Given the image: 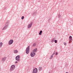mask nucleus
Instances as JSON below:
<instances>
[{
  "mask_svg": "<svg viewBox=\"0 0 73 73\" xmlns=\"http://www.w3.org/2000/svg\"><path fill=\"white\" fill-rule=\"evenodd\" d=\"M30 47V46H28L26 50V53L27 54H28L29 53V47Z\"/></svg>",
  "mask_w": 73,
  "mask_h": 73,
  "instance_id": "obj_1",
  "label": "nucleus"
},
{
  "mask_svg": "<svg viewBox=\"0 0 73 73\" xmlns=\"http://www.w3.org/2000/svg\"><path fill=\"white\" fill-rule=\"evenodd\" d=\"M38 70L37 68H35L33 70V73H37Z\"/></svg>",
  "mask_w": 73,
  "mask_h": 73,
  "instance_id": "obj_2",
  "label": "nucleus"
},
{
  "mask_svg": "<svg viewBox=\"0 0 73 73\" xmlns=\"http://www.w3.org/2000/svg\"><path fill=\"white\" fill-rule=\"evenodd\" d=\"M15 65H12L11 67V68L10 69V71H12V70H13L15 68Z\"/></svg>",
  "mask_w": 73,
  "mask_h": 73,
  "instance_id": "obj_3",
  "label": "nucleus"
},
{
  "mask_svg": "<svg viewBox=\"0 0 73 73\" xmlns=\"http://www.w3.org/2000/svg\"><path fill=\"white\" fill-rule=\"evenodd\" d=\"M35 54H35V52H32L31 53L30 55L31 57H34V56H35Z\"/></svg>",
  "mask_w": 73,
  "mask_h": 73,
  "instance_id": "obj_4",
  "label": "nucleus"
},
{
  "mask_svg": "<svg viewBox=\"0 0 73 73\" xmlns=\"http://www.w3.org/2000/svg\"><path fill=\"white\" fill-rule=\"evenodd\" d=\"M20 56L18 55L16 57V60H17V61H19L20 60Z\"/></svg>",
  "mask_w": 73,
  "mask_h": 73,
  "instance_id": "obj_5",
  "label": "nucleus"
},
{
  "mask_svg": "<svg viewBox=\"0 0 73 73\" xmlns=\"http://www.w3.org/2000/svg\"><path fill=\"white\" fill-rule=\"evenodd\" d=\"M13 42V40H10L9 42V45H11L12 44Z\"/></svg>",
  "mask_w": 73,
  "mask_h": 73,
  "instance_id": "obj_6",
  "label": "nucleus"
},
{
  "mask_svg": "<svg viewBox=\"0 0 73 73\" xmlns=\"http://www.w3.org/2000/svg\"><path fill=\"white\" fill-rule=\"evenodd\" d=\"M32 25V23H31L28 26V28H30Z\"/></svg>",
  "mask_w": 73,
  "mask_h": 73,
  "instance_id": "obj_7",
  "label": "nucleus"
},
{
  "mask_svg": "<svg viewBox=\"0 0 73 73\" xmlns=\"http://www.w3.org/2000/svg\"><path fill=\"white\" fill-rule=\"evenodd\" d=\"M37 51V48H36L35 49H34L33 50V52H34V53H35V52H36Z\"/></svg>",
  "mask_w": 73,
  "mask_h": 73,
  "instance_id": "obj_8",
  "label": "nucleus"
},
{
  "mask_svg": "<svg viewBox=\"0 0 73 73\" xmlns=\"http://www.w3.org/2000/svg\"><path fill=\"white\" fill-rule=\"evenodd\" d=\"M14 52L15 53H18V50H15L14 51Z\"/></svg>",
  "mask_w": 73,
  "mask_h": 73,
  "instance_id": "obj_9",
  "label": "nucleus"
},
{
  "mask_svg": "<svg viewBox=\"0 0 73 73\" xmlns=\"http://www.w3.org/2000/svg\"><path fill=\"white\" fill-rule=\"evenodd\" d=\"M5 58H6V57H5L3 58L2 59V61H3V62L4 61H5Z\"/></svg>",
  "mask_w": 73,
  "mask_h": 73,
  "instance_id": "obj_10",
  "label": "nucleus"
},
{
  "mask_svg": "<svg viewBox=\"0 0 73 73\" xmlns=\"http://www.w3.org/2000/svg\"><path fill=\"white\" fill-rule=\"evenodd\" d=\"M3 45V43L2 42H0V47H1V46Z\"/></svg>",
  "mask_w": 73,
  "mask_h": 73,
  "instance_id": "obj_11",
  "label": "nucleus"
},
{
  "mask_svg": "<svg viewBox=\"0 0 73 73\" xmlns=\"http://www.w3.org/2000/svg\"><path fill=\"white\" fill-rule=\"evenodd\" d=\"M42 31H41L40 32V33H39V35H41V33H42Z\"/></svg>",
  "mask_w": 73,
  "mask_h": 73,
  "instance_id": "obj_12",
  "label": "nucleus"
},
{
  "mask_svg": "<svg viewBox=\"0 0 73 73\" xmlns=\"http://www.w3.org/2000/svg\"><path fill=\"white\" fill-rule=\"evenodd\" d=\"M42 69V67H40L39 68V70H41Z\"/></svg>",
  "mask_w": 73,
  "mask_h": 73,
  "instance_id": "obj_13",
  "label": "nucleus"
},
{
  "mask_svg": "<svg viewBox=\"0 0 73 73\" xmlns=\"http://www.w3.org/2000/svg\"><path fill=\"white\" fill-rule=\"evenodd\" d=\"M69 38L70 40H72V36H70Z\"/></svg>",
  "mask_w": 73,
  "mask_h": 73,
  "instance_id": "obj_14",
  "label": "nucleus"
},
{
  "mask_svg": "<svg viewBox=\"0 0 73 73\" xmlns=\"http://www.w3.org/2000/svg\"><path fill=\"white\" fill-rule=\"evenodd\" d=\"M6 29V27L5 26L3 29V30H5Z\"/></svg>",
  "mask_w": 73,
  "mask_h": 73,
  "instance_id": "obj_15",
  "label": "nucleus"
},
{
  "mask_svg": "<svg viewBox=\"0 0 73 73\" xmlns=\"http://www.w3.org/2000/svg\"><path fill=\"white\" fill-rule=\"evenodd\" d=\"M52 58H53V55H51L50 57V59H52Z\"/></svg>",
  "mask_w": 73,
  "mask_h": 73,
  "instance_id": "obj_16",
  "label": "nucleus"
},
{
  "mask_svg": "<svg viewBox=\"0 0 73 73\" xmlns=\"http://www.w3.org/2000/svg\"><path fill=\"white\" fill-rule=\"evenodd\" d=\"M36 45V44L34 43V44L33 45V46H35Z\"/></svg>",
  "mask_w": 73,
  "mask_h": 73,
  "instance_id": "obj_17",
  "label": "nucleus"
},
{
  "mask_svg": "<svg viewBox=\"0 0 73 73\" xmlns=\"http://www.w3.org/2000/svg\"><path fill=\"white\" fill-rule=\"evenodd\" d=\"M54 42L55 43H57V40H54Z\"/></svg>",
  "mask_w": 73,
  "mask_h": 73,
  "instance_id": "obj_18",
  "label": "nucleus"
},
{
  "mask_svg": "<svg viewBox=\"0 0 73 73\" xmlns=\"http://www.w3.org/2000/svg\"><path fill=\"white\" fill-rule=\"evenodd\" d=\"M54 39H53L51 41V42H54Z\"/></svg>",
  "mask_w": 73,
  "mask_h": 73,
  "instance_id": "obj_19",
  "label": "nucleus"
},
{
  "mask_svg": "<svg viewBox=\"0 0 73 73\" xmlns=\"http://www.w3.org/2000/svg\"><path fill=\"white\" fill-rule=\"evenodd\" d=\"M55 53H56V52H55V51H54V52L52 54V56L53 55H54V54H55Z\"/></svg>",
  "mask_w": 73,
  "mask_h": 73,
  "instance_id": "obj_20",
  "label": "nucleus"
},
{
  "mask_svg": "<svg viewBox=\"0 0 73 73\" xmlns=\"http://www.w3.org/2000/svg\"><path fill=\"white\" fill-rule=\"evenodd\" d=\"M24 18V16H23L21 17V19L23 20V19Z\"/></svg>",
  "mask_w": 73,
  "mask_h": 73,
  "instance_id": "obj_21",
  "label": "nucleus"
},
{
  "mask_svg": "<svg viewBox=\"0 0 73 73\" xmlns=\"http://www.w3.org/2000/svg\"><path fill=\"white\" fill-rule=\"evenodd\" d=\"M64 44L65 45H66V42H64Z\"/></svg>",
  "mask_w": 73,
  "mask_h": 73,
  "instance_id": "obj_22",
  "label": "nucleus"
},
{
  "mask_svg": "<svg viewBox=\"0 0 73 73\" xmlns=\"http://www.w3.org/2000/svg\"><path fill=\"white\" fill-rule=\"evenodd\" d=\"M57 54H58V52H56L55 55H57Z\"/></svg>",
  "mask_w": 73,
  "mask_h": 73,
  "instance_id": "obj_23",
  "label": "nucleus"
},
{
  "mask_svg": "<svg viewBox=\"0 0 73 73\" xmlns=\"http://www.w3.org/2000/svg\"><path fill=\"white\" fill-rule=\"evenodd\" d=\"M70 42H72V41L70 40V41H69V43H70Z\"/></svg>",
  "mask_w": 73,
  "mask_h": 73,
  "instance_id": "obj_24",
  "label": "nucleus"
},
{
  "mask_svg": "<svg viewBox=\"0 0 73 73\" xmlns=\"http://www.w3.org/2000/svg\"><path fill=\"white\" fill-rule=\"evenodd\" d=\"M17 61H16V62H15V63H17Z\"/></svg>",
  "mask_w": 73,
  "mask_h": 73,
  "instance_id": "obj_25",
  "label": "nucleus"
},
{
  "mask_svg": "<svg viewBox=\"0 0 73 73\" xmlns=\"http://www.w3.org/2000/svg\"><path fill=\"white\" fill-rule=\"evenodd\" d=\"M66 73H68V72H66Z\"/></svg>",
  "mask_w": 73,
  "mask_h": 73,
  "instance_id": "obj_26",
  "label": "nucleus"
}]
</instances>
